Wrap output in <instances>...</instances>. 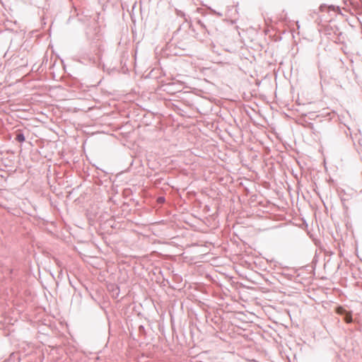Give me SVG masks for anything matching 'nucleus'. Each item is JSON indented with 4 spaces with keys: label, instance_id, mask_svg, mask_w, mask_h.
Listing matches in <instances>:
<instances>
[{
    "label": "nucleus",
    "instance_id": "4",
    "mask_svg": "<svg viewBox=\"0 0 362 362\" xmlns=\"http://www.w3.org/2000/svg\"><path fill=\"white\" fill-rule=\"evenodd\" d=\"M158 202L159 203H163V202H164V198H163V197H159V198L158 199Z\"/></svg>",
    "mask_w": 362,
    "mask_h": 362
},
{
    "label": "nucleus",
    "instance_id": "2",
    "mask_svg": "<svg viewBox=\"0 0 362 362\" xmlns=\"http://www.w3.org/2000/svg\"><path fill=\"white\" fill-rule=\"evenodd\" d=\"M344 320L346 323H350L352 322V316L350 313H345Z\"/></svg>",
    "mask_w": 362,
    "mask_h": 362
},
{
    "label": "nucleus",
    "instance_id": "1",
    "mask_svg": "<svg viewBox=\"0 0 362 362\" xmlns=\"http://www.w3.org/2000/svg\"><path fill=\"white\" fill-rule=\"evenodd\" d=\"M16 140L21 143L25 141V136L23 134L18 133L16 134Z\"/></svg>",
    "mask_w": 362,
    "mask_h": 362
},
{
    "label": "nucleus",
    "instance_id": "3",
    "mask_svg": "<svg viewBox=\"0 0 362 362\" xmlns=\"http://www.w3.org/2000/svg\"><path fill=\"white\" fill-rule=\"evenodd\" d=\"M337 313L339 314H345L346 311L342 307H339L337 309Z\"/></svg>",
    "mask_w": 362,
    "mask_h": 362
}]
</instances>
